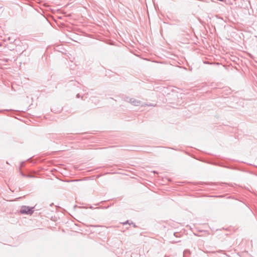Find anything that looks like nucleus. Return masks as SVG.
<instances>
[{"label": "nucleus", "instance_id": "f257e3e1", "mask_svg": "<svg viewBox=\"0 0 257 257\" xmlns=\"http://www.w3.org/2000/svg\"><path fill=\"white\" fill-rule=\"evenodd\" d=\"M33 212V210L32 209L27 206H23L20 210V213L21 214H32Z\"/></svg>", "mask_w": 257, "mask_h": 257}]
</instances>
